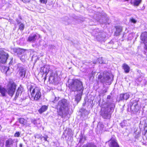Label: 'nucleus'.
<instances>
[{"label": "nucleus", "mask_w": 147, "mask_h": 147, "mask_svg": "<svg viewBox=\"0 0 147 147\" xmlns=\"http://www.w3.org/2000/svg\"><path fill=\"white\" fill-rule=\"evenodd\" d=\"M16 85L13 81H10L7 86V92L8 94L12 96L16 90Z\"/></svg>", "instance_id": "39448f33"}, {"label": "nucleus", "mask_w": 147, "mask_h": 147, "mask_svg": "<svg viewBox=\"0 0 147 147\" xmlns=\"http://www.w3.org/2000/svg\"><path fill=\"white\" fill-rule=\"evenodd\" d=\"M109 145L110 147H119L117 142L114 140H111Z\"/></svg>", "instance_id": "dca6fc26"}, {"label": "nucleus", "mask_w": 147, "mask_h": 147, "mask_svg": "<svg viewBox=\"0 0 147 147\" xmlns=\"http://www.w3.org/2000/svg\"><path fill=\"white\" fill-rule=\"evenodd\" d=\"M122 31V28L120 26H117L116 27V30L115 32V34L117 36L120 34V33Z\"/></svg>", "instance_id": "aec40b11"}, {"label": "nucleus", "mask_w": 147, "mask_h": 147, "mask_svg": "<svg viewBox=\"0 0 147 147\" xmlns=\"http://www.w3.org/2000/svg\"><path fill=\"white\" fill-rule=\"evenodd\" d=\"M35 138H41L42 135L40 134H36L35 135Z\"/></svg>", "instance_id": "2f4dec72"}, {"label": "nucleus", "mask_w": 147, "mask_h": 147, "mask_svg": "<svg viewBox=\"0 0 147 147\" xmlns=\"http://www.w3.org/2000/svg\"><path fill=\"white\" fill-rule=\"evenodd\" d=\"M20 134L19 132L16 133L14 134V136L16 137H18L20 136Z\"/></svg>", "instance_id": "473e14b6"}, {"label": "nucleus", "mask_w": 147, "mask_h": 147, "mask_svg": "<svg viewBox=\"0 0 147 147\" xmlns=\"http://www.w3.org/2000/svg\"><path fill=\"white\" fill-rule=\"evenodd\" d=\"M141 2V0H134V5L135 6H138Z\"/></svg>", "instance_id": "393cba45"}, {"label": "nucleus", "mask_w": 147, "mask_h": 147, "mask_svg": "<svg viewBox=\"0 0 147 147\" xmlns=\"http://www.w3.org/2000/svg\"><path fill=\"white\" fill-rule=\"evenodd\" d=\"M129 96L130 95L127 92L125 94H121L120 95V100H127L129 98Z\"/></svg>", "instance_id": "f8f14e48"}, {"label": "nucleus", "mask_w": 147, "mask_h": 147, "mask_svg": "<svg viewBox=\"0 0 147 147\" xmlns=\"http://www.w3.org/2000/svg\"><path fill=\"white\" fill-rule=\"evenodd\" d=\"M19 122L23 125H25L26 123V121L23 118H21L19 119Z\"/></svg>", "instance_id": "b1692460"}, {"label": "nucleus", "mask_w": 147, "mask_h": 147, "mask_svg": "<svg viewBox=\"0 0 147 147\" xmlns=\"http://www.w3.org/2000/svg\"><path fill=\"white\" fill-rule=\"evenodd\" d=\"M22 92V91L21 88L19 87L16 92L15 97H18L19 95L21 94Z\"/></svg>", "instance_id": "4be33fe9"}, {"label": "nucleus", "mask_w": 147, "mask_h": 147, "mask_svg": "<svg viewBox=\"0 0 147 147\" xmlns=\"http://www.w3.org/2000/svg\"><path fill=\"white\" fill-rule=\"evenodd\" d=\"M141 39L144 41L145 45V49L147 50V32L142 33L140 36Z\"/></svg>", "instance_id": "0eeeda50"}, {"label": "nucleus", "mask_w": 147, "mask_h": 147, "mask_svg": "<svg viewBox=\"0 0 147 147\" xmlns=\"http://www.w3.org/2000/svg\"><path fill=\"white\" fill-rule=\"evenodd\" d=\"M14 142L13 140L11 139H9L7 140L5 142L6 147H10L12 145Z\"/></svg>", "instance_id": "f3484780"}, {"label": "nucleus", "mask_w": 147, "mask_h": 147, "mask_svg": "<svg viewBox=\"0 0 147 147\" xmlns=\"http://www.w3.org/2000/svg\"><path fill=\"white\" fill-rule=\"evenodd\" d=\"M105 35L104 33L99 32L98 35L96 36V38L98 41L103 40L105 37Z\"/></svg>", "instance_id": "ddd939ff"}, {"label": "nucleus", "mask_w": 147, "mask_h": 147, "mask_svg": "<svg viewBox=\"0 0 147 147\" xmlns=\"http://www.w3.org/2000/svg\"><path fill=\"white\" fill-rule=\"evenodd\" d=\"M68 87L72 91H77L79 92L75 96V100L79 101L81 97L83 90L82 82L77 79L69 80L68 81Z\"/></svg>", "instance_id": "f257e3e1"}, {"label": "nucleus", "mask_w": 147, "mask_h": 147, "mask_svg": "<svg viewBox=\"0 0 147 147\" xmlns=\"http://www.w3.org/2000/svg\"><path fill=\"white\" fill-rule=\"evenodd\" d=\"M98 81L102 83H107L108 84H111L113 79L110 77L109 74L107 72H104L103 74L99 75L98 77Z\"/></svg>", "instance_id": "7ed1b4c3"}, {"label": "nucleus", "mask_w": 147, "mask_h": 147, "mask_svg": "<svg viewBox=\"0 0 147 147\" xmlns=\"http://www.w3.org/2000/svg\"><path fill=\"white\" fill-rule=\"evenodd\" d=\"M16 21L17 22L18 24H19L20 23V22H19L18 19L16 20Z\"/></svg>", "instance_id": "ea45409f"}, {"label": "nucleus", "mask_w": 147, "mask_h": 147, "mask_svg": "<svg viewBox=\"0 0 147 147\" xmlns=\"http://www.w3.org/2000/svg\"><path fill=\"white\" fill-rule=\"evenodd\" d=\"M8 57V54L2 50H0V63H5Z\"/></svg>", "instance_id": "423d86ee"}, {"label": "nucleus", "mask_w": 147, "mask_h": 147, "mask_svg": "<svg viewBox=\"0 0 147 147\" xmlns=\"http://www.w3.org/2000/svg\"><path fill=\"white\" fill-rule=\"evenodd\" d=\"M22 144H20L19 147H22Z\"/></svg>", "instance_id": "a19ab883"}, {"label": "nucleus", "mask_w": 147, "mask_h": 147, "mask_svg": "<svg viewBox=\"0 0 147 147\" xmlns=\"http://www.w3.org/2000/svg\"><path fill=\"white\" fill-rule=\"evenodd\" d=\"M97 62L100 63H103V61L102 57H100L98 58L97 59Z\"/></svg>", "instance_id": "cd10ccee"}, {"label": "nucleus", "mask_w": 147, "mask_h": 147, "mask_svg": "<svg viewBox=\"0 0 147 147\" xmlns=\"http://www.w3.org/2000/svg\"><path fill=\"white\" fill-rule=\"evenodd\" d=\"M57 76V75L53 72L52 73L49 77L50 80L52 81H54L55 78Z\"/></svg>", "instance_id": "412c9836"}, {"label": "nucleus", "mask_w": 147, "mask_h": 147, "mask_svg": "<svg viewBox=\"0 0 147 147\" xmlns=\"http://www.w3.org/2000/svg\"><path fill=\"white\" fill-rule=\"evenodd\" d=\"M25 55L24 54V55L22 54V55L21 56H19V57H20V59L22 61L25 58Z\"/></svg>", "instance_id": "c756f323"}, {"label": "nucleus", "mask_w": 147, "mask_h": 147, "mask_svg": "<svg viewBox=\"0 0 147 147\" xmlns=\"http://www.w3.org/2000/svg\"><path fill=\"white\" fill-rule=\"evenodd\" d=\"M96 62H93V63H94V64H96Z\"/></svg>", "instance_id": "79ce46f5"}, {"label": "nucleus", "mask_w": 147, "mask_h": 147, "mask_svg": "<svg viewBox=\"0 0 147 147\" xmlns=\"http://www.w3.org/2000/svg\"><path fill=\"white\" fill-rule=\"evenodd\" d=\"M98 21H99V22L100 24H102V23H105V22H102L101 19L99 20Z\"/></svg>", "instance_id": "4c0bfd02"}, {"label": "nucleus", "mask_w": 147, "mask_h": 147, "mask_svg": "<svg viewBox=\"0 0 147 147\" xmlns=\"http://www.w3.org/2000/svg\"><path fill=\"white\" fill-rule=\"evenodd\" d=\"M115 105L114 103H111V104L108 106V108H110L111 110L113 109L115 107Z\"/></svg>", "instance_id": "a878e982"}, {"label": "nucleus", "mask_w": 147, "mask_h": 147, "mask_svg": "<svg viewBox=\"0 0 147 147\" xmlns=\"http://www.w3.org/2000/svg\"><path fill=\"white\" fill-rule=\"evenodd\" d=\"M30 0H22V1L24 3L29 2Z\"/></svg>", "instance_id": "c9c22d12"}, {"label": "nucleus", "mask_w": 147, "mask_h": 147, "mask_svg": "<svg viewBox=\"0 0 147 147\" xmlns=\"http://www.w3.org/2000/svg\"><path fill=\"white\" fill-rule=\"evenodd\" d=\"M104 117L105 119H109L110 118L111 116L110 113V111H108V109H105L104 113Z\"/></svg>", "instance_id": "a211bd4d"}, {"label": "nucleus", "mask_w": 147, "mask_h": 147, "mask_svg": "<svg viewBox=\"0 0 147 147\" xmlns=\"http://www.w3.org/2000/svg\"><path fill=\"white\" fill-rule=\"evenodd\" d=\"M24 28V25L23 24H21L19 26V29L21 30H23Z\"/></svg>", "instance_id": "bb28decb"}, {"label": "nucleus", "mask_w": 147, "mask_h": 147, "mask_svg": "<svg viewBox=\"0 0 147 147\" xmlns=\"http://www.w3.org/2000/svg\"><path fill=\"white\" fill-rule=\"evenodd\" d=\"M30 92L31 93L32 98L34 100H38L41 97V93L40 90L38 88H31Z\"/></svg>", "instance_id": "20e7f679"}, {"label": "nucleus", "mask_w": 147, "mask_h": 147, "mask_svg": "<svg viewBox=\"0 0 147 147\" xmlns=\"http://www.w3.org/2000/svg\"><path fill=\"white\" fill-rule=\"evenodd\" d=\"M144 133L145 134L147 133V126L145 127L144 129Z\"/></svg>", "instance_id": "72a5a7b5"}, {"label": "nucleus", "mask_w": 147, "mask_h": 147, "mask_svg": "<svg viewBox=\"0 0 147 147\" xmlns=\"http://www.w3.org/2000/svg\"><path fill=\"white\" fill-rule=\"evenodd\" d=\"M122 67L125 73H129L130 70V67L127 64L125 63H124L123 64Z\"/></svg>", "instance_id": "2eb2a0df"}, {"label": "nucleus", "mask_w": 147, "mask_h": 147, "mask_svg": "<svg viewBox=\"0 0 147 147\" xmlns=\"http://www.w3.org/2000/svg\"><path fill=\"white\" fill-rule=\"evenodd\" d=\"M130 108L132 111H137L139 109V107L138 105L137 102L134 101L132 105L130 107Z\"/></svg>", "instance_id": "9b49d317"}, {"label": "nucleus", "mask_w": 147, "mask_h": 147, "mask_svg": "<svg viewBox=\"0 0 147 147\" xmlns=\"http://www.w3.org/2000/svg\"><path fill=\"white\" fill-rule=\"evenodd\" d=\"M47 0H40V2L42 3L46 4L47 2Z\"/></svg>", "instance_id": "7c9ffc66"}, {"label": "nucleus", "mask_w": 147, "mask_h": 147, "mask_svg": "<svg viewBox=\"0 0 147 147\" xmlns=\"http://www.w3.org/2000/svg\"><path fill=\"white\" fill-rule=\"evenodd\" d=\"M26 71V68L22 67H20L18 72V75L21 78H24L25 76Z\"/></svg>", "instance_id": "6e6552de"}, {"label": "nucleus", "mask_w": 147, "mask_h": 147, "mask_svg": "<svg viewBox=\"0 0 147 147\" xmlns=\"http://www.w3.org/2000/svg\"><path fill=\"white\" fill-rule=\"evenodd\" d=\"M48 109V107L46 105H43L42 106L41 108L38 110L39 113L41 114L43 112L45 111Z\"/></svg>", "instance_id": "6ab92c4d"}, {"label": "nucleus", "mask_w": 147, "mask_h": 147, "mask_svg": "<svg viewBox=\"0 0 147 147\" xmlns=\"http://www.w3.org/2000/svg\"><path fill=\"white\" fill-rule=\"evenodd\" d=\"M68 103L65 99H63L59 101L57 106L58 114L63 117L68 113Z\"/></svg>", "instance_id": "f03ea898"}, {"label": "nucleus", "mask_w": 147, "mask_h": 147, "mask_svg": "<svg viewBox=\"0 0 147 147\" xmlns=\"http://www.w3.org/2000/svg\"><path fill=\"white\" fill-rule=\"evenodd\" d=\"M111 98V96L109 95L107 97V99H110Z\"/></svg>", "instance_id": "58836bf2"}, {"label": "nucleus", "mask_w": 147, "mask_h": 147, "mask_svg": "<svg viewBox=\"0 0 147 147\" xmlns=\"http://www.w3.org/2000/svg\"><path fill=\"white\" fill-rule=\"evenodd\" d=\"M47 137H42L41 138V139L43 138L44 140L45 141H47Z\"/></svg>", "instance_id": "e433bc0d"}, {"label": "nucleus", "mask_w": 147, "mask_h": 147, "mask_svg": "<svg viewBox=\"0 0 147 147\" xmlns=\"http://www.w3.org/2000/svg\"><path fill=\"white\" fill-rule=\"evenodd\" d=\"M85 147H96V146L93 144H89Z\"/></svg>", "instance_id": "c85d7f7f"}, {"label": "nucleus", "mask_w": 147, "mask_h": 147, "mask_svg": "<svg viewBox=\"0 0 147 147\" xmlns=\"http://www.w3.org/2000/svg\"><path fill=\"white\" fill-rule=\"evenodd\" d=\"M40 35L37 34H30L28 38V41L29 42H34L35 41L37 37H39Z\"/></svg>", "instance_id": "9d476101"}, {"label": "nucleus", "mask_w": 147, "mask_h": 147, "mask_svg": "<svg viewBox=\"0 0 147 147\" xmlns=\"http://www.w3.org/2000/svg\"><path fill=\"white\" fill-rule=\"evenodd\" d=\"M0 93L2 96H6V94L7 92V90L4 87L0 86Z\"/></svg>", "instance_id": "4468645a"}, {"label": "nucleus", "mask_w": 147, "mask_h": 147, "mask_svg": "<svg viewBox=\"0 0 147 147\" xmlns=\"http://www.w3.org/2000/svg\"><path fill=\"white\" fill-rule=\"evenodd\" d=\"M50 70V66L49 65H45L43 67H41L40 71L43 74H45V76L47 75Z\"/></svg>", "instance_id": "1a4fd4ad"}, {"label": "nucleus", "mask_w": 147, "mask_h": 147, "mask_svg": "<svg viewBox=\"0 0 147 147\" xmlns=\"http://www.w3.org/2000/svg\"><path fill=\"white\" fill-rule=\"evenodd\" d=\"M131 21L132 22L134 23H136V21L133 18H132L131 20Z\"/></svg>", "instance_id": "f704fd0d"}, {"label": "nucleus", "mask_w": 147, "mask_h": 147, "mask_svg": "<svg viewBox=\"0 0 147 147\" xmlns=\"http://www.w3.org/2000/svg\"><path fill=\"white\" fill-rule=\"evenodd\" d=\"M24 50L22 49H20L18 50L17 52H18V56L19 57V56H20L21 55H24Z\"/></svg>", "instance_id": "5701e85b"}]
</instances>
